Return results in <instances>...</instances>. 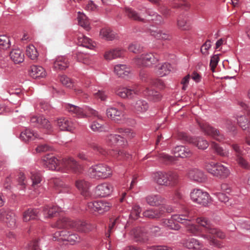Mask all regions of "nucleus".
Instances as JSON below:
<instances>
[{"label": "nucleus", "instance_id": "nucleus-23", "mask_svg": "<svg viewBox=\"0 0 250 250\" xmlns=\"http://www.w3.org/2000/svg\"><path fill=\"white\" fill-rule=\"evenodd\" d=\"M182 243L184 247L188 249L199 250L203 247V244L201 242L193 238L183 239Z\"/></svg>", "mask_w": 250, "mask_h": 250}, {"label": "nucleus", "instance_id": "nucleus-10", "mask_svg": "<svg viewBox=\"0 0 250 250\" xmlns=\"http://www.w3.org/2000/svg\"><path fill=\"white\" fill-rule=\"evenodd\" d=\"M159 61L157 54L149 53L142 54L134 59V62L138 66L149 67Z\"/></svg>", "mask_w": 250, "mask_h": 250}, {"label": "nucleus", "instance_id": "nucleus-34", "mask_svg": "<svg viewBox=\"0 0 250 250\" xmlns=\"http://www.w3.org/2000/svg\"><path fill=\"white\" fill-rule=\"evenodd\" d=\"M30 75L33 78H37L44 77L46 75V72L42 66L33 65L30 70Z\"/></svg>", "mask_w": 250, "mask_h": 250}, {"label": "nucleus", "instance_id": "nucleus-1", "mask_svg": "<svg viewBox=\"0 0 250 250\" xmlns=\"http://www.w3.org/2000/svg\"><path fill=\"white\" fill-rule=\"evenodd\" d=\"M43 165L49 169L63 172L72 171L80 173L83 169L82 166L73 158H64L60 162L54 155L47 154L42 158Z\"/></svg>", "mask_w": 250, "mask_h": 250}, {"label": "nucleus", "instance_id": "nucleus-45", "mask_svg": "<svg viewBox=\"0 0 250 250\" xmlns=\"http://www.w3.org/2000/svg\"><path fill=\"white\" fill-rule=\"evenodd\" d=\"M78 14L79 24L83 27L85 30H89L90 29L89 22L87 17L83 13L80 12H79Z\"/></svg>", "mask_w": 250, "mask_h": 250}, {"label": "nucleus", "instance_id": "nucleus-8", "mask_svg": "<svg viewBox=\"0 0 250 250\" xmlns=\"http://www.w3.org/2000/svg\"><path fill=\"white\" fill-rule=\"evenodd\" d=\"M196 120L200 129L206 135L210 136L220 142L225 139V136L219 130L212 127L206 121L198 119Z\"/></svg>", "mask_w": 250, "mask_h": 250}, {"label": "nucleus", "instance_id": "nucleus-27", "mask_svg": "<svg viewBox=\"0 0 250 250\" xmlns=\"http://www.w3.org/2000/svg\"><path fill=\"white\" fill-rule=\"evenodd\" d=\"M171 70V66L168 63L159 64L155 68V73L160 76L164 77L169 73Z\"/></svg>", "mask_w": 250, "mask_h": 250}, {"label": "nucleus", "instance_id": "nucleus-40", "mask_svg": "<svg viewBox=\"0 0 250 250\" xmlns=\"http://www.w3.org/2000/svg\"><path fill=\"white\" fill-rule=\"evenodd\" d=\"M100 36L107 41H112L116 38V35L110 28L105 27L101 30Z\"/></svg>", "mask_w": 250, "mask_h": 250}, {"label": "nucleus", "instance_id": "nucleus-54", "mask_svg": "<svg viewBox=\"0 0 250 250\" xmlns=\"http://www.w3.org/2000/svg\"><path fill=\"white\" fill-rule=\"evenodd\" d=\"M10 46V41L8 37L5 35L0 36V49H6Z\"/></svg>", "mask_w": 250, "mask_h": 250}, {"label": "nucleus", "instance_id": "nucleus-15", "mask_svg": "<svg viewBox=\"0 0 250 250\" xmlns=\"http://www.w3.org/2000/svg\"><path fill=\"white\" fill-rule=\"evenodd\" d=\"M92 147L94 150H97L102 155L109 154L114 157L117 158H119V159H121L122 158H128L130 156L128 153H127L123 150H107L106 149L103 148L96 144L92 145Z\"/></svg>", "mask_w": 250, "mask_h": 250}, {"label": "nucleus", "instance_id": "nucleus-39", "mask_svg": "<svg viewBox=\"0 0 250 250\" xmlns=\"http://www.w3.org/2000/svg\"><path fill=\"white\" fill-rule=\"evenodd\" d=\"M39 211L37 209L28 208L23 213V220L28 222L36 219L38 217Z\"/></svg>", "mask_w": 250, "mask_h": 250}, {"label": "nucleus", "instance_id": "nucleus-11", "mask_svg": "<svg viewBox=\"0 0 250 250\" xmlns=\"http://www.w3.org/2000/svg\"><path fill=\"white\" fill-rule=\"evenodd\" d=\"M54 241L59 242L66 241L73 245L77 242H79L80 237L76 234H70L67 230L64 229L56 231L53 236Z\"/></svg>", "mask_w": 250, "mask_h": 250}, {"label": "nucleus", "instance_id": "nucleus-50", "mask_svg": "<svg viewBox=\"0 0 250 250\" xmlns=\"http://www.w3.org/2000/svg\"><path fill=\"white\" fill-rule=\"evenodd\" d=\"M178 223L179 222H177L175 219H174L173 215L171 216L170 219H165L163 221L165 226L169 228L170 229L174 230H178L180 229V227Z\"/></svg>", "mask_w": 250, "mask_h": 250}, {"label": "nucleus", "instance_id": "nucleus-4", "mask_svg": "<svg viewBox=\"0 0 250 250\" xmlns=\"http://www.w3.org/2000/svg\"><path fill=\"white\" fill-rule=\"evenodd\" d=\"M54 227L59 229L70 228L74 230L87 233L94 229V226L85 221L80 220H73L68 218H60L53 225Z\"/></svg>", "mask_w": 250, "mask_h": 250}, {"label": "nucleus", "instance_id": "nucleus-3", "mask_svg": "<svg viewBox=\"0 0 250 250\" xmlns=\"http://www.w3.org/2000/svg\"><path fill=\"white\" fill-rule=\"evenodd\" d=\"M197 223L201 226L205 228L206 231L209 234H201V237L207 239L209 241L210 244L214 245L218 248L223 247L221 242L214 239L216 236L220 239H224L225 237V234L220 230L214 228L205 217H199L197 219Z\"/></svg>", "mask_w": 250, "mask_h": 250}, {"label": "nucleus", "instance_id": "nucleus-7", "mask_svg": "<svg viewBox=\"0 0 250 250\" xmlns=\"http://www.w3.org/2000/svg\"><path fill=\"white\" fill-rule=\"evenodd\" d=\"M89 176L95 179H106L112 174L110 167L103 164H99L91 167L88 171Z\"/></svg>", "mask_w": 250, "mask_h": 250}, {"label": "nucleus", "instance_id": "nucleus-5", "mask_svg": "<svg viewBox=\"0 0 250 250\" xmlns=\"http://www.w3.org/2000/svg\"><path fill=\"white\" fill-rule=\"evenodd\" d=\"M153 179L155 182L159 185L174 187L178 183L179 176L174 171H158L154 173Z\"/></svg>", "mask_w": 250, "mask_h": 250}, {"label": "nucleus", "instance_id": "nucleus-25", "mask_svg": "<svg viewBox=\"0 0 250 250\" xmlns=\"http://www.w3.org/2000/svg\"><path fill=\"white\" fill-rule=\"evenodd\" d=\"M125 53L123 49L120 48H114L106 51L104 54V58L106 60H111L118 58H121Z\"/></svg>", "mask_w": 250, "mask_h": 250}, {"label": "nucleus", "instance_id": "nucleus-62", "mask_svg": "<svg viewBox=\"0 0 250 250\" xmlns=\"http://www.w3.org/2000/svg\"><path fill=\"white\" fill-rule=\"evenodd\" d=\"M60 81L61 83L68 87H71L73 84L70 79L65 75L61 76L60 78Z\"/></svg>", "mask_w": 250, "mask_h": 250}, {"label": "nucleus", "instance_id": "nucleus-6", "mask_svg": "<svg viewBox=\"0 0 250 250\" xmlns=\"http://www.w3.org/2000/svg\"><path fill=\"white\" fill-rule=\"evenodd\" d=\"M173 153L175 157H173L165 153H161L159 155L160 160L166 164H172L176 161L175 157H180L185 158L191 155L190 150L184 146H177L174 148Z\"/></svg>", "mask_w": 250, "mask_h": 250}, {"label": "nucleus", "instance_id": "nucleus-38", "mask_svg": "<svg viewBox=\"0 0 250 250\" xmlns=\"http://www.w3.org/2000/svg\"><path fill=\"white\" fill-rule=\"evenodd\" d=\"M189 143L196 146L199 149H205L208 146V143L202 137L191 138L189 140Z\"/></svg>", "mask_w": 250, "mask_h": 250}, {"label": "nucleus", "instance_id": "nucleus-43", "mask_svg": "<svg viewBox=\"0 0 250 250\" xmlns=\"http://www.w3.org/2000/svg\"><path fill=\"white\" fill-rule=\"evenodd\" d=\"M125 13L130 19L139 21H145V19L142 18L141 15L131 8H126Z\"/></svg>", "mask_w": 250, "mask_h": 250}, {"label": "nucleus", "instance_id": "nucleus-32", "mask_svg": "<svg viewBox=\"0 0 250 250\" xmlns=\"http://www.w3.org/2000/svg\"><path fill=\"white\" fill-rule=\"evenodd\" d=\"M177 25L179 29L182 30H188L190 25L186 15H180L177 20Z\"/></svg>", "mask_w": 250, "mask_h": 250}, {"label": "nucleus", "instance_id": "nucleus-48", "mask_svg": "<svg viewBox=\"0 0 250 250\" xmlns=\"http://www.w3.org/2000/svg\"><path fill=\"white\" fill-rule=\"evenodd\" d=\"M106 141L109 145L118 144V145H122L124 143L123 138L119 135L111 134L107 136Z\"/></svg>", "mask_w": 250, "mask_h": 250}, {"label": "nucleus", "instance_id": "nucleus-53", "mask_svg": "<svg viewBox=\"0 0 250 250\" xmlns=\"http://www.w3.org/2000/svg\"><path fill=\"white\" fill-rule=\"evenodd\" d=\"M186 226L187 231L194 235H199L200 231L199 227L195 225L190 223V222H187L185 223Z\"/></svg>", "mask_w": 250, "mask_h": 250}, {"label": "nucleus", "instance_id": "nucleus-31", "mask_svg": "<svg viewBox=\"0 0 250 250\" xmlns=\"http://www.w3.org/2000/svg\"><path fill=\"white\" fill-rule=\"evenodd\" d=\"M147 203L151 206H156L163 202L164 198L159 194H150L146 198Z\"/></svg>", "mask_w": 250, "mask_h": 250}, {"label": "nucleus", "instance_id": "nucleus-13", "mask_svg": "<svg viewBox=\"0 0 250 250\" xmlns=\"http://www.w3.org/2000/svg\"><path fill=\"white\" fill-rule=\"evenodd\" d=\"M192 201L198 204L207 206L210 201L209 195L208 192L200 189H194L190 193Z\"/></svg>", "mask_w": 250, "mask_h": 250}, {"label": "nucleus", "instance_id": "nucleus-55", "mask_svg": "<svg viewBox=\"0 0 250 250\" xmlns=\"http://www.w3.org/2000/svg\"><path fill=\"white\" fill-rule=\"evenodd\" d=\"M141 211V208L139 205H134L130 212V217L133 220L137 219L140 216Z\"/></svg>", "mask_w": 250, "mask_h": 250}, {"label": "nucleus", "instance_id": "nucleus-14", "mask_svg": "<svg viewBox=\"0 0 250 250\" xmlns=\"http://www.w3.org/2000/svg\"><path fill=\"white\" fill-rule=\"evenodd\" d=\"M0 221L8 227L13 228L16 225L14 213L8 208H2L0 209Z\"/></svg>", "mask_w": 250, "mask_h": 250}, {"label": "nucleus", "instance_id": "nucleus-37", "mask_svg": "<svg viewBox=\"0 0 250 250\" xmlns=\"http://www.w3.org/2000/svg\"><path fill=\"white\" fill-rule=\"evenodd\" d=\"M12 60L15 63H20L24 61V54L19 49L13 50L10 54Z\"/></svg>", "mask_w": 250, "mask_h": 250}, {"label": "nucleus", "instance_id": "nucleus-21", "mask_svg": "<svg viewBox=\"0 0 250 250\" xmlns=\"http://www.w3.org/2000/svg\"><path fill=\"white\" fill-rule=\"evenodd\" d=\"M132 234L133 235L136 241L145 242L148 240V235L146 229L144 228L139 227L132 229Z\"/></svg>", "mask_w": 250, "mask_h": 250}, {"label": "nucleus", "instance_id": "nucleus-52", "mask_svg": "<svg viewBox=\"0 0 250 250\" xmlns=\"http://www.w3.org/2000/svg\"><path fill=\"white\" fill-rule=\"evenodd\" d=\"M54 184L55 187L61 188L60 192L62 193L68 192L70 190V188L59 179H56L54 180Z\"/></svg>", "mask_w": 250, "mask_h": 250}, {"label": "nucleus", "instance_id": "nucleus-36", "mask_svg": "<svg viewBox=\"0 0 250 250\" xmlns=\"http://www.w3.org/2000/svg\"><path fill=\"white\" fill-rule=\"evenodd\" d=\"M250 121V111L248 110L247 114L243 115H240L237 118V122L240 126L245 130L249 127V122Z\"/></svg>", "mask_w": 250, "mask_h": 250}, {"label": "nucleus", "instance_id": "nucleus-29", "mask_svg": "<svg viewBox=\"0 0 250 250\" xmlns=\"http://www.w3.org/2000/svg\"><path fill=\"white\" fill-rule=\"evenodd\" d=\"M20 138L25 142L29 140H33L36 138H42L37 132L30 129H26L24 131L21 132Z\"/></svg>", "mask_w": 250, "mask_h": 250}, {"label": "nucleus", "instance_id": "nucleus-22", "mask_svg": "<svg viewBox=\"0 0 250 250\" xmlns=\"http://www.w3.org/2000/svg\"><path fill=\"white\" fill-rule=\"evenodd\" d=\"M115 73L120 77L127 79L131 75L130 68L125 64H117L114 67Z\"/></svg>", "mask_w": 250, "mask_h": 250}, {"label": "nucleus", "instance_id": "nucleus-51", "mask_svg": "<svg viewBox=\"0 0 250 250\" xmlns=\"http://www.w3.org/2000/svg\"><path fill=\"white\" fill-rule=\"evenodd\" d=\"M26 53L28 57L32 60H36L38 56V51L32 44H30L26 47Z\"/></svg>", "mask_w": 250, "mask_h": 250}, {"label": "nucleus", "instance_id": "nucleus-57", "mask_svg": "<svg viewBox=\"0 0 250 250\" xmlns=\"http://www.w3.org/2000/svg\"><path fill=\"white\" fill-rule=\"evenodd\" d=\"M118 132L128 139H131L135 137V133L129 128H119Z\"/></svg>", "mask_w": 250, "mask_h": 250}, {"label": "nucleus", "instance_id": "nucleus-60", "mask_svg": "<svg viewBox=\"0 0 250 250\" xmlns=\"http://www.w3.org/2000/svg\"><path fill=\"white\" fill-rule=\"evenodd\" d=\"M219 60V57L218 55H214L211 58L209 65L212 72L215 71V69L218 64Z\"/></svg>", "mask_w": 250, "mask_h": 250}, {"label": "nucleus", "instance_id": "nucleus-33", "mask_svg": "<svg viewBox=\"0 0 250 250\" xmlns=\"http://www.w3.org/2000/svg\"><path fill=\"white\" fill-rule=\"evenodd\" d=\"M78 43L79 45L83 46L90 49H92L95 47L93 42L91 39L83 34H80L78 36Z\"/></svg>", "mask_w": 250, "mask_h": 250}, {"label": "nucleus", "instance_id": "nucleus-61", "mask_svg": "<svg viewBox=\"0 0 250 250\" xmlns=\"http://www.w3.org/2000/svg\"><path fill=\"white\" fill-rule=\"evenodd\" d=\"M149 85H152L159 88H163L165 87V84L162 80L159 79H150L149 81Z\"/></svg>", "mask_w": 250, "mask_h": 250}, {"label": "nucleus", "instance_id": "nucleus-44", "mask_svg": "<svg viewBox=\"0 0 250 250\" xmlns=\"http://www.w3.org/2000/svg\"><path fill=\"white\" fill-rule=\"evenodd\" d=\"M31 179L32 181V186L35 190L37 188L40 187V183L42 181V176L39 172L33 171L31 172Z\"/></svg>", "mask_w": 250, "mask_h": 250}, {"label": "nucleus", "instance_id": "nucleus-35", "mask_svg": "<svg viewBox=\"0 0 250 250\" xmlns=\"http://www.w3.org/2000/svg\"><path fill=\"white\" fill-rule=\"evenodd\" d=\"M150 34L157 39L162 40H170L172 38L171 36L167 32H164L158 29H150Z\"/></svg>", "mask_w": 250, "mask_h": 250}, {"label": "nucleus", "instance_id": "nucleus-59", "mask_svg": "<svg viewBox=\"0 0 250 250\" xmlns=\"http://www.w3.org/2000/svg\"><path fill=\"white\" fill-rule=\"evenodd\" d=\"M134 107L136 109H147L149 106L148 103L146 101L140 100L136 102Z\"/></svg>", "mask_w": 250, "mask_h": 250}, {"label": "nucleus", "instance_id": "nucleus-42", "mask_svg": "<svg viewBox=\"0 0 250 250\" xmlns=\"http://www.w3.org/2000/svg\"><path fill=\"white\" fill-rule=\"evenodd\" d=\"M90 128L92 131L97 132H107L109 128L107 125H102L97 121H93L90 125Z\"/></svg>", "mask_w": 250, "mask_h": 250}, {"label": "nucleus", "instance_id": "nucleus-12", "mask_svg": "<svg viewBox=\"0 0 250 250\" xmlns=\"http://www.w3.org/2000/svg\"><path fill=\"white\" fill-rule=\"evenodd\" d=\"M111 207V205L109 203L104 200H100L88 203L87 208V209L92 213L97 212L99 214H102L109 210Z\"/></svg>", "mask_w": 250, "mask_h": 250}, {"label": "nucleus", "instance_id": "nucleus-20", "mask_svg": "<svg viewBox=\"0 0 250 250\" xmlns=\"http://www.w3.org/2000/svg\"><path fill=\"white\" fill-rule=\"evenodd\" d=\"M173 218L178 222L184 224L190 222L192 216L189 211L186 208H184L178 211V214L173 215Z\"/></svg>", "mask_w": 250, "mask_h": 250}, {"label": "nucleus", "instance_id": "nucleus-63", "mask_svg": "<svg viewBox=\"0 0 250 250\" xmlns=\"http://www.w3.org/2000/svg\"><path fill=\"white\" fill-rule=\"evenodd\" d=\"M230 146L232 147V149L235 152V154L236 158L237 157H239V156L240 157L243 155V151L240 148V146L238 144L234 143L231 145Z\"/></svg>", "mask_w": 250, "mask_h": 250}, {"label": "nucleus", "instance_id": "nucleus-64", "mask_svg": "<svg viewBox=\"0 0 250 250\" xmlns=\"http://www.w3.org/2000/svg\"><path fill=\"white\" fill-rule=\"evenodd\" d=\"M39 249L38 240L29 242L26 247V250H38Z\"/></svg>", "mask_w": 250, "mask_h": 250}, {"label": "nucleus", "instance_id": "nucleus-16", "mask_svg": "<svg viewBox=\"0 0 250 250\" xmlns=\"http://www.w3.org/2000/svg\"><path fill=\"white\" fill-rule=\"evenodd\" d=\"M55 122L57 126L62 131L72 132L75 129L73 122L67 118H58L55 121Z\"/></svg>", "mask_w": 250, "mask_h": 250}, {"label": "nucleus", "instance_id": "nucleus-2", "mask_svg": "<svg viewBox=\"0 0 250 250\" xmlns=\"http://www.w3.org/2000/svg\"><path fill=\"white\" fill-rule=\"evenodd\" d=\"M143 89L144 88L139 85H134L130 88L121 87L117 90L116 94L123 98H131L134 95H139L142 92L145 96H148L154 101H157L161 99V96L158 92L150 90L148 87H146L145 89Z\"/></svg>", "mask_w": 250, "mask_h": 250}, {"label": "nucleus", "instance_id": "nucleus-17", "mask_svg": "<svg viewBox=\"0 0 250 250\" xmlns=\"http://www.w3.org/2000/svg\"><path fill=\"white\" fill-rule=\"evenodd\" d=\"M187 175L189 179L196 182L203 183L207 179L204 173L202 170L195 168L189 169Z\"/></svg>", "mask_w": 250, "mask_h": 250}, {"label": "nucleus", "instance_id": "nucleus-49", "mask_svg": "<svg viewBox=\"0 0 250 250\" xmlns=\"http://www.w3.org/2000/svg\"><path fill=\"white\" fill-rule=\"evenodd\" d=\"M211 146L218 155L224 157L229 156V151L223 149V147H221L217 144L213 142L211 144Z\"/></svg>", "mask_w": 250, "mask_h": 250}, {"label": "nucleus", "instance_id": "nucleus-30", "mask_svg": "<svg viewBox=\"0 0 250 250\" xmlns=\"http://www.w3.org/2000/svg\"><path fill=\"white\" fill-rule=\"evenodd\" d=\"M76 187L81 191V194L87 197L89 195L88 189L89 187V183L84 180H78L75 183Z\"/></svg>", "mask_w": 250, "mask_h": 250}, {"label": "nucleus", "instance_id": "nucleus-46", "mask_svg": "<svg viewBox=\"0 0 250 250\" xmlns=\"http://www.w3.org/2000/svg\"><path fill=\"white\" fill-rule=\"evenodd\" d=\"M93 98L97 100L101 101H105L107 100L108 95L107 91L101 90H94L92 92Z\"/></svg>", "mask_w": 250, "mask_h": 250}, {"label": "nucleus", "instance_id": "nucleus-24", "mask_svg": "<svg viewBox=\"0 0 250 250\" xmlns=\"http://www.w3.org/2000/svg\"><path fill=\"white\" fill-rule=\"evenodd\" d=\"M107 117L115 122H123L125 116L123 110H105Z\"/></svg>", "mask_w": 250, "mask_h": 250}, {"label": "nucleus", "instance_id": "nucleus-41", "mask_svg": "<svg viewBox=\"0 0 250 250\" xmlns=\"http://www.w3.org/2000/svg\"><path fill=\"white\" fill-rule=\"evenodd\" d=\"M60 209L56 206L50 207L46 206L43 209V215L46 218H52L57 216Z\"/></svg>", "mask_w": 250, "mask_h": 250}, {"label": "nucleus", "instance_id": "nucleus-9", "mask_svg": "<svg viewBox=\"0 0 250 250\" xmlns=\"http://www.w3.org/2000/svg\"><path fill=\"white\" fill-rule=\"evenodd\" d=\"M205 167L208 173L217 177L226 178L229 174V170L227 167L213 162L206 163Z\"/></svg>", "mask_w": 250, "mask_h": 250}, {"label": "nucleus", "instance_id": "nucleus-47", "mask_svg": "<svg viewBox=\"0 0 250 250\" xmlns=\"http://www.w3.org/2000/svg\"><path fill=\"white\" fill-rule=\"evenodd\" d=\"M146 13L148 16V20L152 21L156 23H160L163 21V18L161 16L157 14L151 9H146Z\"/></svg>", "mask_w": 250, "mask_h": 250}, {"label": "nucleus", "instance_id": "nucleus-18", "mask_svg": "<svg viewBox=\"0 0 250 250\" xmlns=\"http://www.w3.org/2000/svg\"><path fill=\"white\" fill-rule=\"evenodd\" d=\"M113 189V188L111 185L104 183L96 187L95 193L98 196L106 197L112 193Z\"/></svg>", "mask_w": 250, "mask_h": 250}, {"label": "nucleus", "instance_id": "nucleus-56", "mask_svg": "<svg viewBox=\"0 0 250 250\" xmlns=\"http://www.w3.org/2000/svg\"><path fill=\"white\" fill-rule=\"evenodd\" d=\"M128 49L134 53H138L143 50V47L139 43L134 42L129 45Z\"/></svg>", "mask_w": 250, "mask_h": 250}, {"label": "nucleus", "instance_id": "nucleus-28", "mask_svg": "<svg viewBox=\"0 0 250 250\" xmlns=\"http://www.w3.org/2000/svg\"><path fill=\"white\" fill-rule=\"evenodd\" d=\"M163 208H150L145 211L143 214L145 217L149 219H158L162 216Z\"/></svg>", "mask_w": 250, "mask_h": 250}, {"label": "nucleus", "instance_id": "nucleus-58", "mask_svg": "<svg viewBox=\"0 0 250 250\" xmlns=\"http://www.w3.org/2000/svg\"><path fill=\"white\" fill-rule=\"evenodd\" d=\"M236 161L241 167L245 169H249L250 168V164L242 156H239V157L236 158Z\"/></svg>", "mask_w": 250, "mask_h": 250}, {"label": "nucleus", "instance_id": "nucleus-26", "mask_svg": "<svg viewBox=\"0 0 250 250\" xmlns=\"http://www.w3.org/2000/svg\"><path fill=\"white\" fill-rule=\"evenodd\" d=\"M69 62L65 56L57 57L53 63L54 68L56 70H63L68 67Z\"/></svg>", "mask_w": 250, "mask_h": 250}, {"label": "nucleus", "instance_id": "nucleus-19", "mask_svg": "<svg viewBox=\"0 0 250 250\" xmlns=\"http://www.w3.org/2000/svg\"><path fill=\"white\" fill-rule=\"evenodd\" d=\"M32 123H37L41 127L46 130L47 133H51L53 131V127L48 120L42 116H35L31 118Z\"/></svg>", "mask_w": 250, "mask_h": 250}]
</instances>
